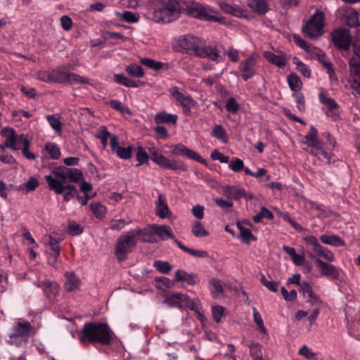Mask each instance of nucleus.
I'll return each mask as SVG.
<instances>
[{
    "label": "nucleus",
    "mask_w": 360,
    "mask_h": 360,
    "mask_svg": "<svg viewBox=\"0 0 360 360\" xmlns=\"http://www.w3.org/2000/svg\"><path fill=\"white\" fill-rule=\"evenodd\" d=\"M182 12L200 20L214 22L221 20L209 7L195 1L179 0H162L146 16L155 22L167 23L176 20Z\"/></svg>",
    "instance_id": "1"
},
{
    "label": "nucleus",
    "mask_w": 360,
    "mask_h": 360,
    "mask_svg": "<svg viewBox=\"0 0 360 360\" xmlns=\"http://www.w3.org/2000/svg\"><path fill=\"white\" fill-rule=\"evenodd\" d=\"M115 337L114 332L109 325L104 322L90 321L85 323L78 334L82 344H97L103 346L110 345Z\"/></svg>",
    "instance_id": "2"
},
{
    "label": "nucleus",
    "mask_w": 360,
    "mask_h": 360,
    "mask_svg": "<svg viewBox=\"0 0 360 360\" xmlns=\"http://www.w3.org/2000/svg\"><path fill=\"white\" fill-rule=\"evenodd\" d=\"M179 45L182 49L192 51L198 57L207 58L212 60H218L222 57L216 46H205L204 42L193 35L187 34L179 39Z\"/></svg>",
    "instance_id": "3"
},
{
    "label": "nucleus",
    "mask_w": 360,
    "mask_h": 360,
    "mask_svg": "<svg viewBox=\"0 0 360 360\" xmlns=\"http://www.w3.org/2000/svg\"><path fill=\"white\" fill-rule=\"evenodd\" d=\"M1 134L6 139L5 145L1 146L2 149L5 147L13 150L22 149L25 158H35L34 155L29 152L30 141L23 134L18 135L12 128H4Z\"/></svg>",
    "instance_id": "4"
},
{
    "label": "nucleus",
    "mask_w": 360,
    "mask_h": 360,
    "mask_svg": "<svg viewBox=\"0 0 360 360\" xmlns=\"http://www.w3.org/2000/svg\"><path fill=\"white\" fill-rule=\"evenodd\" d=\"M323 27L324 14L320 11H316L303 26L302 32L306 37L315 39L323 34Z\"/></svg>",
    "instance_id": "5"
},
{
    "label": "nucleus",
    "mask_w": 360,
    "mask_h": 360,
    "mask_svg": "<svg viewBox=\"0 0 360 360\" xmlns=\"http://www.w3.org/2000/svg\"><path fill=\"white\" fill-rule=\"evenodd\" d=\"M137 244L135 235L131 230L129 231L126 234L121 235L118 238L115 248V254L119 262H123L127 259V256L132 252V250Z\"/></svg>",
    "instance_id": "6"
},
{
    "label": "nucleus",
    "mask_w": 360,
    "mask_h": 360,
    "mask_svg": "<svg viewBox=\"0 0 360 360\" xmlns=\"http://www.w3.org/2000/svg\"><path fill=\"white\" fill-rule=\"evenodd\" d=\"M53 179L61 184L79 183L84 180L82 172L76 168H68L65 166L55 168L51 174Z\"/></svg>",
    "instance_id": "7"
},
{
    "label": "nucleus",
    "mask_w": 360,
    "mask_h": 360,
    "mask_svg": "<svg viewBox=\"0 0 360 360\" xmlns=\"http://www.w3.org/2000/svg\"><path fill=\"white\" fill-rule=\"evenodd\" d=\"M45 180L50 190L54 191L58 195H63L64 201L69 202L71 199L77 198L78 191L73 184H63L61 182L53 179L51 176H45Z\"/></svg>",
    "instance_id": "8"
},
{
    "label": "nucleus",
    "mask_w": 360,
    "mask_h": 360,
    "mask_svg": "<svg viewBox=\"0 0 360 360\" xmlns=\"http://www.w3.org/2000/svg\"><path fill=\"white\" fill-rule=\"evenodd\" d=\"M258 58L259 54L254 53L240 63L239 70L242 72L241 77L243 80L247 81L256 74L255 65Z\"/></svg>",
    "instance_id": "9"
},
{
    "label": "nucleus",
    "mask_w": 360,
    "mask_h": 360,
    "mask_svg": "<svg viewBox=\"0 0 360 360\" xmlns=\"http://www.w3.org/2000/svg\"><path fill=\"white\" fill-rule=\"evenodd\" d=\"M332 39L337 47L344 50H347L349 48L352 40L349 30L345 28L333 31Z\"/></svg>",
    "instance_id": "10"
},
{
    "label": "nucleus",
    "mask_w": 360,
    "mask_h": 360,
    "mask_svg": "<svg viewBox=\"0 0 360 360\" xmlns=\"http://www.w3.org/2000/svg\"><path fill=\"white\" fill-rule=\"evenodd\" d=\"M350 76L352 77V88L360 94V60L352 58L349 60Z\"/></svg>",
    "instance_id": "11"
},
{
    "label": "nucleus",
    "mask_w": 360,
    "mask_h": 360,
    "mask_svg": "<svg viewBox=\"0 0 360 360\" xmlns=\"http://www.w3.org/2000/svg\"><path fill=\"white\" fill-rule=\"evenodd\" d=\"M110 145L112 151L119 158H131L133 147L131 146L127 147L120 146L117 135H112L110 136Z\"/></svg>",
    "instance_id": "12"
},
{
    "label": "nucleus",
    "mask_w": 360,
    "mask_h": 360,
    "mask_svg": "<svg viewBox=\"0 0 360 360\" xmlns=\"http://www.w3.org/2000/svg\"><path fill=\"white\" fill-rule=\"evenodd\" d=\"M184 307L195 311L196 319L199 320L202 324H204L207 321L200 304V300L198 298L191 300L188 295H186Z\"/></svg>",
    "instance_id": "13"
},
{
    "label": "nucleus",
    "mask_w": 360,
    "mask_h": 360,
    "mask_svg": "<svg viewBox=\"0 0 360 360\" xmlns=\"http://www.w3.org/2000/svg\"><path fill=\"white\" fill-rule=\"evenodd\" d=\"M160 167L175 171H184L186 167L180 159H151Z\"/></svg>",
    "instance_id": "14"
},
{
    "label": "nucleus",
    "mask_w": 360,
    "mask_h": 360,
    "mask_svg": "<svg viewBox=\"0 0 360 360\" xmlns=\"http://www.w3.org/2000/svg\"><path fill=\"white\" fill-rule=\"evenodd\" d=\"M32 330V326L29 322H19L15 327V333L10 335L8 344L13 345L20 338L27 337Z\"/></svg>",
    "instance_id": "15"
},
{
    "label": "nucleus",
    "mask_w": 360,
    "mask_h": 360,
    "mask_svg": "<svg viewBox=\"0 0 360 360\" xmlns=\"http://www.w3.org/2000/svg\"><path fill=\"white\" fill-rule=\"evenodd\" d=\"M131 231L134 235H135L137 242L139 240L150 243L157 242L155 233L153 232L152 226L150 228L131 229Z\"/></svg>",
    "instance_id": "16"
},
{
    "label": "nucleus",
    "mask_w": 360,
    "mask_h": 360,
    "mask_svg": "<svg viewBox=\"0 0 360 360\" xmlns=\"http://www.w3.org/2000/svg\"><path fill=\"white\" fill-rule=\"evenodd\" d=\"M171 95L182 105L185 112L188 113L194 105V101L188 96L183 94L176 88L170 90Z\"/></svg>",
    "instance_id": "17"
},
{
    "label": "nucleus",
    "mask_w": 360,
    "mask_h": 360,
    "mask_svg": "<svg viewBox=\"0 0 360 360\" xmlns=\"http://www.w3.org/2000/svg\"><path fill=\"white\" fill-rule=\"evenodd\" d=\"M300 291L302 292L307 302H311L312 304L320 305L321 304L319 297L314 293L311 286L308 282L302 281L300 284Z\"/></svg>",
    "instance_id": "18"
},
{
    "label": "nucleus",
    "mask_w": 360,
    "mask_h": 360,
    "mask_svg": "<svg viewBox=\"0 0 360 360\" xmlns=\"http://www.w3.org/2000/svg\"><path fill=\"white\" fill-rule=\"evenodd\" d=\"M170 155L174 156H185L186 158H200L193 150L188 149L182 144H177L176 146H171L169 147Z\"/></svg>",
    "instance_id": "19"
},
{
    "label": "nucleus",
    "mask_w": 360,
    "mask_h": 360,
    "mask_svg": "<svg viewBox=\"0 0 360 360\" xmlns=\"http://www.w3.org/2000/svg\"><path fill=\"white\" fill-rule=\"evenodd\" d=\"M315 262L322 275L333 278L338 276V270L334 265L325 262L319 258H316Z\"/></svg>",
    "instance_id": "20"
},
{
    "label": "nucleus",
    "mask_w": 360,
    "mask_h": 360,
    "mask_svg": "<svg viewBox=\"0 0 360 360\" xmlns=\"http://www.w3.org/2000/svg\"><path fill=\"white\" fill-rule=\"evenodd\" d=\"M39 286L42 288L44 292L49 300H53L59 292L58 284L50 280L44 281Z\"/></svg>",
    "instance_id": "21"
},
{
    "label": "nucleus",
    "mask_w": 360,
    "mask_h": 360,
    "mask_svg": "<svg viewBox=\"0 0 360 360\" xmlns=\"http://www.w3.org/2000/svg\"><path fill=\"white\" fill-rule=\"evenodd\" d=\"M156 214L161 219L168 218L172 215L166 198L162 194L158 195V202L156 203Z\"/></svg>",
    "instance_id": "22"
},
{
    "label": "nucleus",
    "mask_w": 360,
    "mask_h": 360,
    "mask_svg": "<svg viewBox=\"0 0 360 360\" xmlns=\"http://www.w3.org/2000/svg\"><path fill=\"white\" fill-rule=\"evenodd\" d=\"M65 278L64 288L66 291L74 292L79 288L80 280L74 272H67Z\"/></svg>",
    "instance_id": "23"
},
{
    "label": "nucleus",
    "mask_w": 360,
    "mask_h": 360,
    "mask_svg": "<svg viewBox=\"0 0 360 360\" xmlns=\"http://www.w3.org/2000/svg\"><path fill=\"white\" fill-rule=\"evenodd\" d=\"M186 295L180 292H174L165 300V303L172 307L183 308Z\"/></svg>",
    "instance_id": "24"
},
{
    "label": "nucleus",
    "mask_w": 360,
    "mask_h": 360,
    "mask_svg": "<svg viewBox=\"0 0 360 360\" xmlns=\"http://www.w3.org/2000/svg\"><path fill=\"white\" fill-rule=\"evenodd\" d=\"M311 258H321L326 259L328 262H333L335 259L333 253L326 248L323 247L321 245L316 249L313 252L309 254Z\"/></svg>",
    "instance_id": "25"
},
{
    "label": "nucleus",
    "mask_w": 360,
    "mask_h": 360,
    "mask_svg": "<svg viewBox=\"0 0 360 360\" xmlns=\"http://www.w3.org/2000/svg\"><path fill=\"white\" fill-rule=\"evenodd\" d=\"M311 258H321L326 259L328 262H333L335 259L333 253L326 248L323 247L321 245L316 249L313 252L309 254Z\"/></svg>",
    "instance_id": "26"
},
{
    "label": "nucleus",
    "mask_w": 360,
    "mask_h": 360,
    "mask_svg": "<svg viewBox=\"0 0 360 360\" xmlns=\"http://www.w3.org/2000/svg\"><path fill=\"white\" fill-rule=\"evenodd\" d=\"M174 243L184 252L195 257L205 258L208 257V252L204 250H195L188 248L178 240H174Z\"/></svg>",
    "instance_id": "27"
},
{
    "label": "nucleus",
    "mask_w": 360,
    "mask_h": 360,
    "mask_svg": "<svg viewBox=\"0 0 360 360\" xmlns=\"http://www.w3.org/2000/svg\"><path fill=\"white\" fill-rule=\"evenodd\" d=\"M152 229L153 232L162 240L165 239V236L169 238H174L172 231L169 226L153 224L152 225Z\"/></svg>",
    "instance_id": "28"
},
{
    "label": "nucleus",
    "mask_w": 360,
    "mask_h": 360,
    "mask_svg": "<svg viewBox=\"0 0 360 360\" xmlns=\"http://www.w3.org/2000/svg\"><path fill=\"white\" fill-rule=\"evenodd\" d=\"M264 56L269 63L279 68H283L286 65L287 60L283 56L275 55L271 51H265Z\"/></svg>",
    "instance_id": "29"
},
{
    "label": "nucleus",
    "mask_w": 360,
    "mask_h": 360,
    "mask_svg": "<svg viewBox=\"0 0 360 360\" xmlns=\"http://www.w3.org/2000/svg\"><path fill=\"white\" fill-rule=\"evenodd\" d=\"M248 6L252 11L259 15H264L268 10L266 0H248Z\"/></svg>",
    "instance_id": "30"
},
{
    "label": "nucleus",
    "mask_w": 360,
    "mask_h": 360,
    "mask_svg": "<svg viewBox=\"0 0 360 360\" xmlns=\"http://www.w3.org/2000/svg\"><path fill=\"white\" fill-rule=\"evenodd\" d=\"M319 98L321 103L328 106V110L327 112V115L330 117H333L334 119H336V117L338 116V114H336L333 112V110L338 108L337 103L332 98L327 97L323 94H320Z\"/></svg>",
    "instance_id": "31"
},
{
    "label": "nucleus",
    "mask_w": 360,
    "mask_h": 360,
    "mask_svg": "<svg viewBox=\"0 0 360 360\" xmlns=\"http://www.w3.org/2000/svg\"><path fill=\"white\" fill-rule=\"evenodd\" d=\"M320 239L323 243L335 247L344 246L345 244L340 237L335 235H321Z\"/></svg>",
    "instance_id": "32"
},
{
    "label": "nucleus",
    "mask_w": 360,
    "mask_h": 360,
    "mask_svg": "<svg viewBox=\"0 0 360 360\" xmlns=\"http://www.w3.org/2000/svg\"><path fill=\"white\" fill-rule=\"evenodd\" d=\"M178 117L176 115L169 114L166 112H160L155 115V121L158 124L162 123H176Z\"/></svg>",
    "instance_id": "33"
},
{
    "label": "nucleus",
    "mask_w": 360,
    "mask_h": 360,
    "mask_svg": "<svg viewBox=\"0 0 360 360\" xmlns=\"http://www.w3.org/2000/svg\"><path fill=\"white\" fill-rule=\"evenodd\" d=\"M174 281H185L188 284L193 285L195 283V276L194 274H188L185 271L179 269L175 273Z\"/></svg>",
    "instance_id": "34"
},
{
    "label": "nucleus",
    "mask_w": 360,
    "mask_h": 360,
    "mask_svg": "<svg viewBox=\"0 0 360 360\" xmlns=\"http://www.w3.org/2000/svg\"><path fill=\"white\" fill-rule=\"evenodd\" d=\"M311 131L310 133L305 136V139L307 142L309 144L314 146V148L317 149H321L320 147V141L318 138V131L317 129L314 127L311 126L310 128Z\"/></svg>",
    "instance_id": "35"
},
{
    "label": "nucleus",
    "mask_w": 360,
    "mask_h": 360,
    "mask_svg": "<svg viewBox=\"0 0 360 360\" xmlns=\"http://www.w3.org/2000/svg\"><path fill=\"white\" fill-rule=\"evenodd\" d=\"M52 75V82L56 83H68L70 76L69 72L60 70H53Z\"/></svg>",
    "instance_id": "36"
},
{
    "label": "nucleus",
    "mask_w": 360,
    "mask_h": 360,
    "mask_svg": "<svg viewBox=\"0 0 360 360\" xmlns=\"http://www.w3.org/2000/svg\"><path fill=\"white\" fill-rule=\"evenodd\" d=\"M125 70L130 76L134 77L141 78L144 75L142 68L135 63L130 64Z\"/></svg>",
    "instance_id": "37"
},
{
    "label": "nucleus",
    "mask_w": 360,
    "mask_h": 360,
    "mask_svg": "<svg viewBox=\"0 0 360 360\" xmlns=\"http://www.w3.org/2000/svg\"><path fill=\"white\" fill-rule=\"evenodd\" d=\"M39 184L38 180L35 177L32 176L26 183L20 186V190L25 191V193H28L34 191L38 187Z\"/></svg>",
    "instance_id": "38"
},
{
    "label": "nucleus",
    "mask_w": 360,
    "mask_h": 360,
    "mask_svg": "<svg viewBox=\"0 0 360 360\" xmlns=\"http://www.w3.org/2000/svg\"><path fill=\"white\" fill-rule=\"evenodd\" d=\"M253 319L255 324L257 325V327L258 330L263 334L266 335L267 333V330L264 326L263 319L262 318L261 314L257 311V309L255 307H253Z\"/></svg>",
    "instance_id": "39"
},
{
    "label": "nucleus",
    "mask_w": 360,
    "mask_h": 360,
    "mask_svg": "<svg viewBox=\"0 0 360 360\" xmlns=\"http://www.w3.org/2000/svg\"><path fill=\"white\" fill-rule=\"evenodd\" d=\"M68 233L72 236H79L82 233L84 229L79 224L75 221H70L68 224Z\"/></svg>",
    "instance_id": "40"
},
{
    "label": "nucleus",
    "mask_w": 360,
    "mask_h": 360,
    "mask_svg": "<svg viewBox=\"0 0 360 360\" xmlns=\"http://www.w3.org/2000/svg\"><path fill=\"white\" fill-rule=\"evenodd\" d=\"M274 217V214L270 210H269L265 207H262L260 211L256 215L254 216L253 220L255 223H259L263 218H266L268 219L272 220Z\"/></svg>",
    "instance_id": "41"
},
{
    "label": "nucleus",
    "mask_w": 360,
    "mask_h": 360,
    "mask_svg": "<svg viewBox=\"0 0 360 360\" xmlns=\"http://www.w3.org/2000/svg\"><path fill=\"white\" fill-rule=\"evenodd\" d=\"M110 133L107 130L106 127L101 126L98 129L96 137L101 139L103 146L105 148L108 143V139H110Z\"/></svg>",
    "instance_id": "42"
},
{
    "label": "nucleus",
    "mask_w": 360,
    "mask_h": 360,
    "mask_svg": "<svg viewBox=\"0 0 360 360\" xmlns=\"http://www.w3.org/2000/svg\"><path fill=\"white\" fill-rule=\"evenodd\" d=\"M117 15L122 20L130 23L137 22L140 18L139 13L131 11H124L122 13H118Z\"/></svg>",
    "instance_id": "43"
},
{
    "label": "nucleus",
    "mask_w": 360,
    "mask_h": 360,
    "mask_svg": "<svg viewBox=\"0 0 360 360\" xmlns=\"http://www.w3.org/2000/svg\"><path fill=\"white\" fill-rule=\"evenodd\" d=\"M91 210L98 219H102L105 213V209L100 202H92L90 204Z\"/></svg>",
    "instance_id": "44"
},
{
    "label": "nucleus",
    "mask_w": 360,
    "mask_h": 360,
    "mask_svg": "<svg viewBox=\"0 0 360 360\" xmlns=\"http://www.w3.org/2000/svg\"><path fill=\"white\" fill-rule=\"evenodd\" d=\"M238 228L240 231V236L243 241L249 243L251 240H256V238L253 236L250 229L242 226L239 224H238Z\"/></svg>",
    "instance_id": "45"
},
{
    "label": "nucleus",
    "mask_w": 360,
    "mask_h": 360,
    "mask_svg": "<svg viewBox=\"0 0 360 360\" xmlns=\"http://www.w3.org/2000/svg\"><path fill=\"white\" fill-rule=\"evenodd\" d=\"M192 232L195 237H206L209 233L205 229L201 222L196 221L192 228Z\"/></svg>",
    "instance_id": "46"
},
{
    "label": "nucleus",
    "mask_w": 360,
    "mask_h": 360,
    "mask_svg": "<svg viewBox=\"0 0 360 360\" xmlns=\"http://www.w3.org/2000/svg\"><path fill=\"white\" fill-rule=\"evenodd\" d=\"M153 266L162 274H167L172 270V265L167 262L156 260L154 262Z\"/></svg>",
    "instance_id": "47"
},
{
    "label": "nucleus",
    "mask_w": 360,
    "mask_h": 360,
    "mask_svg": "<svg viewBox=\"0 0 360 360\" xmlns=\"http://www.w3.org/2000/svg\"><path fill=\"white\" fill-rule=\"evenodd\" d=\"M142 65H146L153 70H158L162 68L163 63L159 61H155L148 58H144L141 60Z\"/></svg>",
    "instance_id": "48"
},
{
    "label": "nucleus",
    "mask_w": 360,
    "mask_h": 360,
    "mask_svg": "<svg viewBox=\"0 0 360 360\" xmlns=\"http://www.w3.org/2000/svg\"><path fill=\"white\" fill-rule=\"evenodd\" d=\"M240 108V105L233 97H230L226 100V111L236 114Z\"/></svg>",
    "instance_id": "49"
},
{
    "label": "nucleus",
    "mask_w": 360,
    "mask_h": 360,
    "mask_svg": "<svg viewBox=\"0 0 360 360\" xmlns=\"http://www.w3.org/2000/svg\"><path fill=\"white\" fill-rule=\"evenodd\" d=\"M288 82L292 91L299 89L302 84L299 77L295 73H292L288 76Z\"/></svg>",
    "instance_id": "50"
},
{
    "label": "nucleus",
    "mask_w": 360,
    "mask_h": 360,
    "mask_svg": "<svg viewBox=\"0 0 360 360\" xmlns=\"http://www.w3.org/2000/svg\"><path fill=\"white\" fill-rule=\"evenodd\" d=\"M60 241V239L56 238L51 236H49L47 245L49 248V251L53 252H60V247L59 245Z\"/></svg>",
    "instance_id": "51"
},
{
    "label": "nucleus",
    "mask_w": 360,
    "mask_h": 360,
    "mask_svg": "<svg viewBox=\"0 0 360 360\" xmlns=\"http://www.w3.org/2000/svg\"><path fill=\"white\" fill-rule=\"evenodd\" d=\"M260 281L269 290L272 292L278 291L279 285L278 282H276L273 280L268 281L264 275L261 276Z\"/></svg>",
    "instance_id": "52"
},
{
    "label": "nucleus",
    "mask_w": 360,
    "mask_h": 360,
    "mask_svg": "<svg viewBox=\"0 0 360 360\" xmlns=\"http://www.w3.org/2000/svg\"><path fill=\"white\" fill-rule=\"evenodd\" d=\"M262 346L259 343H252L250 345V355L256 360L262 357Z\"/></svg>",
    "instance_id": "53"
},
{
    "label": "nucleus",
    "mask_w": 360,
    "mask_h": 360,
    "mask_svg": "<svg viewBox=\"0 0 360 360\" xmlns=\"http://www.w3.org/2000/svg\"><path fill=\"white\" fill-rule=\"evenodd\" d=\"M45 149L51 158H58L60 155V149L56 144L51 143H46Z\"/></svg>",
    "instance_id": "54"
},
{
    "label": "nucleus",
    "mask_w": 360,
    "mask_h": 360,
    "mask_svg": "<svg viewBox=\"0 0 360 360\" xmlns=\"http://www.w3.org/2000/svg\"><path fill=\"white\" fill-rule=\"evenodd\" d=\"M88 82L89 79L87 78L81 77L80 75H76L75 73H70L68 83L77 84Z\"/></svg>",
    "instance_id": "55"
},
{
    "label": "nucleus",
    "mask_w": 360,
    "mask_h": 360,
    "mask_svg": "<svg viewBox=\"0 0 360 360\" xmlns=\"http://www.w3.org/2000/svg\"><path fill=\"white\" fill-rule=\"evenodd\" d=\"M347 24L350 27H356L359 25L357 13L352 10L347 15Z\"/></svg>",
    "instance_id": "56"
},
{
    "label": "nucleus",
    "mask_w": 360,
    "mask_h": 360,
    "mask_svg": "<svg viewBox=\"0 0 360 360\" xmlns=\"http://www.w3.org/2000/svg\"><path fill=\"white\" fill-rule=\"evenodd\" d=\"M212 313L214 321L219 323L224 313V308L221 306H214L212 309Z\"/></svg>",
    "instance_id": "57"
},
{
    "label": "nucleus",
    "mask_w": 360,
    "mask_h": 360,
    "mask_svg": "<svg viewBox=\"0 0 360 360\" xmlns=\"http://www.w3.org/2000/svg\"><path fill=\"white\" fill-rule=\"evenodd\" d=\"M60 252H49L47 258L48 264L54 268H58V257H60Z\"/></svg>",
    "instance_id": "58"
},
{
    "label": "nucleus",
    "mask_w": 360,
    "mask_h": 360,
    "mask_svg": "<svg viewBox=\"0 0 360 360\" xmlns=\"http://www.w3.org/2000/svg\"><path fill=\"white\" fill-rule=\"evenodd\" d=\"M244 194L243 190L238 189L234 186L227 188L226 187V195H229L231 198L238 199Z\"/></svg>",
    "instance_id": "59"
},
{
    "label": "nucleus",
    "mask_w": 360,
    "mask_h": 360,
    "mask_svg": "<svg viewBox=\"0 0 360 360\" xmlns=\"http://www.w3.org/2000/svg\"><path fill=\"white\" fill-rule=\"evenodd\" d=\"M304 240L311 247L312 251L314 252L317 249L321 244L319 243L317 238L314 236H307L303 238Z\"/></svg>",
    "instance_id": "60"
},
{
    "label": "nucleus",
    "mask_w": 360,
    "mask_h": 360,
    "mask_svg": "<svg viewBox=\"0 0 360 360\" xmlns=\"http://www.w3.org/2000/svg\"><path fill=\"white\" fill-rule=\"evenodd\" d=\"M47 120H48L50 125L51 126V127L56 131H61V122L58 118L56 117L54 115H49L47 117Z\"/></svg>",
    "instance_id": "61"
},
{
    "label": "nucleus",
    "mask_w": 360,
    "mask_h": 360,
    "mask_svg": "<svg viewBox=\"0 0 360 360\" xmlns=\"http://www.w3.org/2000/svg\"><path fill=\"white\" fill-rule=\"evenodd\" d=\"M281 291L283 298L286 301H294L297 298V292L295 290H292L289 292L284 287H283L281 288Z\"/></svg>",
    "instance_id": "62"
},
{
    "label": "nucleus",
    "mask_w": 360,
    "mask_h": 360,
    "mask_svg": "<svg viewBox=\"0 0 360 360\" xmlns=\"http://www.w3.org/2000/svg\"><path fill=\"white\" fill-rule=\"evenodd\" d=\"M299 354L306 359H315L316 354L307 346L303 345L299 350Z\"/></svg>",
    "instance_id": "63"
},
{
    "label": "nucleus",
    "mask_w": 360,
    "mask_h": 360,
    "mask_svg": "<svg viewBox=\"0 0 360 360\" xmlns=\"http://www.w3.org/2000/svg\"><path fill=\"white\" fill-rule=\"evenodd\" d=\"M192 213L198 219H202L204 217V207L200 205L193 206L192 208Z\"/></svg>",
    "instance_id": "64"
}]
</instances>
